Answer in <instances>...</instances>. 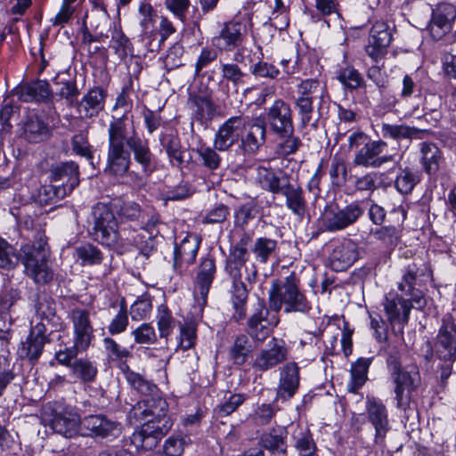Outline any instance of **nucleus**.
Here are the masks:
<instances>
[{
	"mask_svg": "<svg viewBox=\"0 0 456 456\" xmlns=\"http://www.w3.org/2000/svg\"><path fill=\"white\" fill-rule=\"evenodd\" d=\"M50 248L43 232H37L32 242L22 245L19 252L0 237V268L11 270L20 262L26 274L37 284H45L53 278L49 265Z\"/></svg>",
	"mask_w": 456,
	"mask_h": 456,
	"instance_id": "f257e3e1",
	"label": "nucleus"
},
{
	"mask_svg": "<svg viewBox=\"0 0 456 456\" xmlns=\"http://www.w3.org/2000/svg\"><path fill=\"white\" fill-rule=\"evenodd\" d=\"M167 408V402L161 398L139 402L134 407V417L145 422L130 436L131 444L138 450H151L157 446L173 426L166 414Z\"/></svg>",
	"mask_w": 456,
	"mask_h": 456,
	"instance_id": "f03ea898",
	"label": "nucleus"
},
{
	"mask_svg": "<svg viewBox=\"0 0 456 456\" xmlns=\"http://www.w3.org/2000/svg\"><path fill=\"white\" fill-rule=\"evenodd\" d=\"M95 240L102 245L118 250L126 245L135 246L140 253L149 256L157 249L155 236L144 232L119 229L117 218L104 206H98L95 210Z\"/></svg>",
	"mask_w": 456,
	"mask_h": 456,
	"instance_id": "7ed1b4c3",
	"label": "nucleus"
},
{
	"mask_svg": "<svg viewBox=\"0 0 456 456\" xmlns=\"http://www.w3.org/2000/svg\"><path fill=\"white\" fill-rule=\"evenodd\" d=\"M256 181L263 190L282 195L286 208L298 218L302 219L307 213L308 205L303 188L292 183L291 176L283 170L258 166Z\"/></svg>",
	"mask_w": 456,
	"mask_h": 456,
	"instance_id": "20e7f679",
	"label": "nucleus"
},
{
	"mask_svg": "<svg viewBox=\"0 0 456 456\" xmlns=\"http://www.w3.org/2000/svg\"><path fill=\"white\" fill-rule=\"evenodd\" d=\"M387 367L394 385L395 406L406 411L410 408L411 394L421 385L419 367L415 364L402 367L400 353L395 347L387 353Z\"/></svg>",
	"mask_w": 456,
	"mask_h": 456,
	"instance_id": "39448f33",
	"label": "nucleus"
},
{
	"mask_svg": "<svg viewBox=\"0 0 456 456\" xmlns=\"http://www.w3.org/2000/svg\"><path fill=\"white\" fill-rule=\"evenodd\" d=\"M300 280L296 273H291L284 281H273L268 291L269 308L279 312L282 305L284 312L307 313L311 310V303L299 289Z\"/></svg>",
	"mask_w": 456,
	"mask_h": 456,
	"instance_id": "423d86ee",
	"label": "nucleus"
},
{
	"mask_svg": "<svg viewBox=\"0 0 456 456\" xmlns=\"http://www.w3.org/2000/svg\"><path fill=\"white\" fill-rule=\"evenodd\" d=\"M123 139L121 125L118 118L112 120L108 129V151L105 173L114 176H123L131 165L130 151Z\"/></svg>",
	"mask_w": 456,
	"mask_h": 456,
	"instance_id": "0eeeda50",
	"label": "nucleus"
},
{
	"mask_svg": "<svg viewBox=\"0 0 456 456\" xmlns=\"http://www.w3.org/2000/svg\"><path fill=\"white\" fill-rule=\"evenodd\" d=\"M434 354L441 362L437 369L444 382L452 374V364L456 361V323L451 318L443 319L434 344Z\"/></svg>",
	"mask_w": 456,
	"mask_h": 456,
	"instance_id": "6e6552de",
	"label": "nucleus"
},
{
	"mask_svg": "<svg viewBox=\"0 0 456 456\" xmlns=\"http://www.w3.org/2000/svg\"><path fill=\"white\" fill-rule=\"evenodd\" d=\"M363 214L362 201L354 200L342 208L330 205L324 208L319 223L323 231L337 232L354 225Z\"/></svg>",
	"mask_w": 456,
	"mask_h": 456,
	"instance_id": "1a4fd4ad",
	"label": "nucleus"
},
{
	"mask_svg": "<svg viewBox=\"0 0 456 456\" xmlns=\"http://www.w3.org/2000/svg\"><path fill=\"white\" fill-rule=\"evenodd\" d=\"M127 150L134 155V161L141 167L142 172L149 176L154 171V155L149 142L142 138L136 132L132 122L123 116L118 118Z\"/></svg>",
	"mask_w": 456,
	"mask_h": 456,
	"instance_id": "9d476101",
	"label": "nucleus"
},
{
	"mask_svg": "<svg viewBox=\"0 0 456 456\" xmlns=\"http://www.w3.org/2000/svg\"><path fill=\"white\" fill-rule=\"evenodd\" d=\"M428 276L426 268H422L412 261L402 269V277L397 282L396 291L411 299L419 309H423L427 305V299L421 287Z\"/></svg>",
	"mask_w": 456,
	"mask_h": 456,
	"instance_id": "9b49d317",
	"label": "nucleus"
},
{
	"mask_svg": "<svg viewBox=\"0 0 456 456\" xmlns=\"http://www.w3.org/2000/svg\"><path fill=\"white\" fill-rule=\"evenodd\" d=\"M322 97V90L317 79H305L296 86L292 98L299 115L302 128L310 124L314 111V102L316 99Z\"/></svg>",
	"mask_w": 456,
	"mask_h": 456,
	"instance_id": "f8f14e48",
	"label": "nucleus"
},
{
	"mask_svg": "<svg viewBox=\"0 0 456 456\" xmlns=\"http://www.w3.org/2000/svg\"><path fill=\"white\" fill-rule=\"evenodd\" d=\"M245 30V25L241 22H226L220 34L213 38L212 45L220 54L233 53L235 57H248L250 53L243 45Z\"/></svg>",
	"mask_w": 456,
	"mask_h": 456,
	"instance_id": "ddd939ff",
	"label": "nucleus"
},
{
	"mask_svg": "<svg viewBox=\"0 0 456 456\" xmlns=\"http://www.w3.org/2000/svg\"><path fill=\"white\" fill-rule=\"evenodd\" d=\"M244 265V263L226 260L224 267L225 272L232 280L229 292L231 295V302L234 309L233 318L236 322L243 320L247 315L248 290L245 283L241 281V268Z\"/></svg>",
	"mask_w": 456,
	"mask_h": 456,
	"instance_id": "4468645a",
	"label": "nucleus"
},
{
	"mask_svg": "<svg viewBox=\"0 0 456 456\" xmlns=\"http://www.w3.org/2000/svg\"><path fill=\"white\" fill-rule=\"evenodd\" d=\"M383 306L387 322L393 330H395V326L398 325L397 332L399 333H403L404 326L408 323L411 310L419 309L411 299L395 290L386 294Z\"/></svg>",
	"mask_w": 456,
	"mask_h": 456,
	"instance_id": "2eb2a0df",
	"label": "nucleus"
},
{
	"mask_svg": "<svg viewBox=\"0 0 456 456\" xmlns=\"http://www.w3.org/2000/svg\"><path fill=\"white\" fill-rule=\"evenodd\" d=\"M367 419L375 430L373 443L375 445L384 447L387 433L391 429L388 411L380 399L367 397L366 400Z\"/></svg>",
	"mask_w": 456,
	"mask_h": 456,
	"instance_id": "dca6fc26",
	"label": "nucleus"
},
{
	"mask_svg": "<svg viewBox=\"0 0 456 456\" xmlns=\"http://www.w3.org/2000/svg\"><path fill=\"white\" fill-rule=\"evenodd\" d=\"M200 243V238L194 233L187 234L180 242L175 243L172 268L176 274H185L195 263Z\"/></svg>",
	"mask_w": 456,
	"mask_h": 456,
	"instance_id": "f3484780",
	"label": "nucleus"
},
{
	"mask_svg": "<svg viewBox=\"0 0 456 456\" xmlns=\"http://www.w3.org/2000/svg\"><path fill=\"white\" fill-rule=\"evenodd\" d=\"M387 143L381 140H370L364 147L355 151L353 164L365 168H379L387 163L395 161V155H382Z\"/></svg>",
	"mask_w": 456,
	"mask_h": 456,
	"instance_id": "a211bd4d",
	"label": "nucleus"
},
{
	"mask_svg": "<svg viewBox=\"0 0 456 456\" xmlns=\"http://www.w3.org/2000/svg\"><path fill=\"white\" fill-rule=\"evenodd\" d=\"M121 424L102 414L88 415L81 419L79 432L93 438L117 437L121 433Z\"/></svg>",
	"mask_w": 456,
	"mask_h": 456,
	"instance_id": "6ab92c4d",
	"label": "nucleus"
},
{
	"mask_svg": "<svg viewBox=\"0 0 456 456\" xmlns=\"http://www.w3.org/2000/svg\"><path fill=\"white\" fill-rule=\"evenodd\" d=\"M288 349L283 340L273 338L268 348L262 349L255 357L252 367L256 371L265 372L286 361Z\"/></svg>",
	"mask_w": 456,
	"mask_h": 456,
	"instance_id": "aec40b11",
	"label": "nucleus"
},
{
	"mask_svg": "<svg viewBox=\"0 0 456 456\" xmlns=\"http://www.w3.org/2000/svg\"><path fill=\"white\" fill-rule=\"evenodd\" d=\"M265 118L274 134H286L294 132L291 108L281 99L275 100L273 105L266 110Z\"/></svg>",
	"mask_w": 456,
	"mask_h": 456,
	"instance_id": "412c9836",
	"label": "nucleus"
},
{
	"mask_svg": "<svg viewBox=\"0 0 456 456\" xmlns=\"http://www.w3.org/2000/svg\"><path fill=\"white\" fill-rule=\"evenodd\" d=\"M73 327V343L81 349H88L94 338L90 313L86 309L74 308L69 314Z\"/></svg>",
	"mask_w": 456,
	"mask_h": 456,
	"instance_id": "4be33fe9",
	"label": "nucleus"
},
{
	"mask_svg": "<svg viewBox=\"0 0 456 456\" xmlns=\"http://www.w3.org/2000/svg\"><path fill=\"white\" fill-rule=\"evenodd\" d=\"M456 19V7L449 3H440L432 11L428 25L431 37L435 40L441 39L452 29Z\"/></svg>",
	"mask_w": 456,
	"mask_h": 456,
	"instance_id": "5701e85b",
	"label": "nucleus"
},
{
	"mask_svg": "<svg viewBox=\"0 0 456 456\" xmlns=\"http://www.w3.org/2000/svg\"><path fill=\"white\" fill-rule=\"evenodd\" d=\"M52 410V418L48 419L52 429L65 437H72L79 432L81 419L71 408Z\"/></svg>",
	"mask_w": 456,
	"mask_h": 456,
	"instance_id": "b1692460",
	"label": "nucleus"
},
{
	"mask_svg": "<svg viewBox=\"0 0 456 456\" xmlns=\"http://www.w3.org/2000/svg\"><path fill=\"white\" fill-rule=\"evenodd\" d=\"M244 128L245 120L242 117L235 116L228 118L216 134L215 148L220 151H228L239 141Z\"/></svg>",
	"mask_w": 456,
	"mask_h": 456,
	"instance_id": "393cba45",
	"label": "nucleus"
},
{
	"mask_svg": "<svg viewBox=\"0 0 456 456\" xmlns=\"http://www.w3.org/2000/svg\"><path fill=\"white\" fill-rule=\"evenodd\" d=\"M358 258V245L349 239L337 242L329 256L330 267L336 272L347 269Z\"/></svg>",
	"mask_w": 456,
	"mask_h": 456,
	"instance_id": "a878e982",
	"label": "nucleus"
},
{
	"mask_svg": "<svg viewBox=\"0 0 456 456\" xmlns=\"http://www.w3.org/2000/svg\"><path fill=\"white\" fill-rule=\"evenodd\" d=\"M187 103L192 110L194 118L200 124L211 120L216 111V104L208 90L191 91Z\"/></svg>",
	"mask_w": 456,
	"mask_h": 456,
	"instance_id": "bb28decb",
	"label": "nucleus"
},
{
	"mask_svg": "<svg viewBox=\"0 0 456 456\" xmlns=\"http://www.w3.org/2000/svg\"><path fill=\"white\" fill-rule=\"evenodd\" d=\"M299 370L295 362H288L281 368L275 401H287L294 396L299 387Z\"/></svg>",
	"mask_w": 456,
	"mask_h": 456,
	"instance_id": "cd10ccee",
	"label": "nucleus"
},
{
	"mask_svg": "<svg viewBox=\"0 0 456 456\" xmlns=\"http://www.w3.org/2000/svg\"><path fill=\"white\" fill-rule=\"evenodd\" d=\"M100 205L106 207L115 218V214H117L121 222H139V220H141L144 216V209H142L140 205L134 201H122L120 200H113L110 205L99 202L94 207L92 212L94 219L93 234L94 237L95 223L97 221L95 218V210Z\"/></svg>",
	"mask_w": 456,
	"mask_h": 456,
	"instance_id": "c85d7f7f",
	"label": "nucleus"
},
{
	"mask_svg": "<svg viewBox=\"0 0 456 456\" xmlns=\"http://www.w3.org/2000/svg\"><path fill=\"white\" fill-rule=\"evenodd\" d=\"M216 265L215 257L208 255L201 257L197 268L194 281V289L199 293L204 303L207 302L208 294L216 278Z\"/></svg>",
	"mask_w": 456,
	"mask_h": 456,
	"instance_id": "c756f323",
	"label": "nucleus"
},
{
	"mask_svg": "<svg viewBox=\"0 0 456 456\" xmlns=\"http://www.w3.org/2000/svg\"><path fill=\"white\" fill-rule=\"evenodd\" d=\"M392 40L389 26L385 21H376L370 31L369 41L366 46L370 57L384 55Z\"/></svg>",
	"mask_w": 456,
	"mask_h": 456,
	"instance_id": "7c9ffc66",
	"label": "nucleus"
},
{
	"mask_svg": "<svg viewBox=\"0 0 456 456\" xmlns=\"http://www.w3.org/2000/svg\"><path fill=\"white\" fill-rule=\"evenodd\" d=\"M268 314L269 309L265 307V302L260 300L258 308L247 323V332L254 340L263 342L269 337L272 329L267 320Z\"/></svg>",
	"mask_w": 456,
	"mask_h": 456,
	"instance_id": "2f4dec72",
	"label": "nucleus"
},
{
	"mask_svg": "<svg viewBox=\"0 0 456 456\" xmlns=\"http://www.w3.org/2000/svg\"><path fill=\"white\" fill-rule=\"evenodd\" d=\"M50 177L53 182H61V185L71 192L79 184L78 165L74 161L55 164L50 169Z\"/></svg>",
	"mask_w": 456,
	"mask_h": 456,
	"instance_id": "473e14b6",
	"label": "nucleus"
},
{
	"mask_svg": "<svg viewBox=\"0 0 456 456\" xmlns=\"http://www.w3.org/2000/svg\"><path fill=\"white\" fill-rule=\"evenodd\" d=\"M266 126L259 119L248 126L244 135H240V148L245 154H256L265 142Z\"/></svg>",
	"mask_w": 456,
	"mask_h": 456,
	"instance_id": "72a5a7b5",
	"label": "nucleus"
},
{
	"mask_svg": "<svg viewBox=\"0 0 456 456\" xmlns=\"http://www.w3.org/2000/svg\"><path fill=\"white\" fill-rule=\"evenodd\" d=\"M287 435L284 427L273 428L261 435L259 444L274 455L283 456L287 453Z\"/></svg>",
	"mask_w": 456,
	"mask_h": 456,
	"instance_id": "f704fd0d",
	"label": "nucleus"
},
{
	"mask_svg": "<svg viewBox=\"0 0 456 456\" xmlns=\"http://www.w3.org/2000/svg\"><path fill=\"white\" fill-rule=\"evenodd\" d=\"M106 92L99 87L90 90L78 104L79 113L86 118L96 116L104 108Z\"/></svg>",
	"mask_w": 456,
	"mask_h": 456,
	"instance_id": "c9c22d12",
	"label": "nucleus"
},
{
	"mask_svg": "<svg viewBox=\"0 0 456 456\" xmlns=\"http://www.w3.org/2000/svg\"><path fill=\"white\" fill-rule=\"evenodd\" d=\"M420 164L428 175H435L439 171L442 151L436 144L423 142L419 144Z\"/></svg>",
	"mask_w": 456,
	"mask_h": 456,
	"instance_id": "e433bc0d",
	"label": "nucleus"
},
{
	"mask_svg": "<svg viewBox=\"0 0 456 456\" xmlns=\"http://www.w3.org/2000/svg\"><path fill=\"white\" fill-rule=\"evenodd\" d=\"M17 94L22 102H41L50 100L52 92L47 82L37 81L19 87Z\"/></svg>",
	"mask_w": 456,
	"mask_h": 456,
	"instance_id": "4c0bfd02",
	"label": "nucleus"
},
{
	"mask_svg": "<svg viewBox=\"0 0 456 456\" xmlns=\"http://www.w3.org/2000/svg\"><path fill=\"white\" fill-rule=\"evenodd\" d=\"M25 138L30 142H39L50 135L48 125L37 115L32 114L27 118L23 126Z\"/></svg>",
	"mask_w": 456,
	"mask_h": 456,
	"instance_id": "58836bf2",
	"label": "nucleus"
},
{
	"mask_svg": "<svg viewBox=\"0 0 456 456\" xmlns=\"http://www.w3.org/2000/svg\"><path fill=\"white\" fill-rule=\"evenodd\" d=\"M253 351L254 346L249 338L245 334H240L235 337L229 355L235 365L241 366L246 363Z\"/></svg>",
	"mask_w": 456,
	"mask_h": 456,
	"instance_id": "ea45409f",
	"label": "nucleus"
},
{
	"mask_svg": "<svg viewBox=\"0 0 456 456\" xmlns=\"http://www.w3.org/2000/svg\"><path fill=\"white\" fill-rule=\"evenodd\" d=\"M381 133L385 138L398 141L401 139H421L425 131L404 124L391 125L383 123L381 126Z\"/></svg>",
	"mask_w": 456,
	"mask_h": 456,
	"instance_id": "a19ab883",
	"label": "nucleus"
},
{
	"mask_svg": "<svg viewBox=\"0 0 456 456\" xmlns=\"http://www.w3.org/2000/svg\"><path fill=\"white\" fill-rule=\"evenodd\" d=\"M372 358H359L351 367V380L347 385V390L357 393L367 380V373L371 364Z\"/></svg>",
	"mask_w": 456,
	"mask_h": 456,
	"instance_id": "79ce46f5",
	"label": "nucleus"
},
{
	"mask_svg": "<svg viewBox=\"0 0 456 456\" xmlns=\"http://www.w3.org/2000/svg\"><path fill=\"white\" fill-rule=\"evenodd\" d=\"M117 306H118V312L108 325V331L110 335H118L125 332L129 323L126 299L121 298L118 303L112 302L110 304V307L112 308Z\"/></svg>",
	"mask_w": 456,
	"mask_h": 456,
	"instance_id": "37998d69",
	"label": "nucleus"
},
{
	"mask_svg": "<svg viewBox=\"0 0 456 456\" xmlns=\"http://www.w3.org/2000/svg\"><path fill=\"white\" fill-rule=\"evenodd\" d=\"M45 343L43 338H37L28 335L27 339L19 346L18 354L20 358L27 359L34 363L42 354Z\"/></svg>",
	"mask_w": 456,
	"mask_h": 456,
	"instance_id": "c03bdc74",
	"label": "nucleus"
},
{
	"mask_svg": "<svg viewBox=\"0 0 456 456\" xmlns=\"http://www.w3.org/2000/svg\"><path fill=\"white\" fill-rule=\"evenodd\" d=\"M421 174L419 171L409 167L401 169L395 181L396 190L402 194L411 193L416 184L420 182Z\"/></svg>",
	"mask_w": 456,
	"mask_h": 456,
	"instance_id": "a18cd8bd",
	"label": "nucleus"
},
{
	"mask_svg": "<svg viewBox=\"0 0 456 456\" xmlns=\"http://www.w3.org/2000/svg\"><path fill=\"white\" fill-rule=\"evenodd\" d=\"M278 242L275 240L260 237L257 238L251 248L256 262L266 264L277 248Z\"/></svg>",
	"mask_w": 456,
	"mask_h": 456,
	"instance_id": "49530a36",
	"label": "nucleus"
},
{
	"mask_svg": "<svg viewBox=\"0 0 456 456\" xmlns=\"http://www.w3.org/2000/svg\"><path fill=\"white\" fill-rule=\"evenodd\" d=\"M161 143L165 148L170 164L177 168H182L184 160L180 139L176 136H169L167 139H161Z\"/></svg>",
	"mask_w": 456,
	"mask_h": 456,
	"instance_id": "de8ad7c7",
	"label": "nucleus"
},
{
	"mask_svg": "<svg viewBox=\"0 0 456 456\" xmlns=\"http://www.w3.org/2000/svg\"><path fill=\"white\" fill-rule=\"evenodd\" d=\"M71 370L83 382L94 381L98 373L95 363L86 358L76 359L73 362Z\"/></svg>",
	"mask_w": 456,
	"mask_h": 456,
	"instance_id": "09e8293b",
	"label": "nucleus"
},
{
	"mask_svg": "<svg viewBox=\"0 0 456 456\" xmlns=\"http://www.w3.org/2000/svg\"><path fill=\"white\" fill-rule=\"evenodd\" d=\"M125 375L129 385L142 395H153L158 391L155 384L137 372L127 369Z\"/></svg>",
	"mask_w": 456,
	"mask_h": 456,
	"instance_id": "8fccbe9b",
	"label": "nucleus"
},
{
	"mask_svg": "<svg viewBox=\"0 0 456 456\" xmlns=\"http://www.w3.org/2000/svg\"><path fill=\"white\" fill-rule=\"evenodd\" d=\"M70 192L61 184H47L38 190V201L40 204H53L64 199Z\"/></svg>",
	"mask_w": 456,
	"mask_h": 456,
	"instance_id": "3c124183",
	"label": "nucleus"
},
{
	"mask_svg": "<svg viewBox=\"0 0 456 456\" xmlns=\"http://www.w3.org/2000/svg\"><path fill=\"white\" fill-rule=\"evenodd\" d=\"M102 342L107 358L110 362H121L132 356L130 350L122 346L111 338H104Z\"/></svg>",
	"mask_w": 456,
	"mask_h": 456,
	"instance_id": "603ef678",
	"label": "nucleus"
},
{
	"mask_svg": "<svg viewBox=\"0 0 456 456\" xmlns=\"http://www.w3.org/2000/svg\"><path fill=\"white\" fill-rule=\"evenodd\" d=\"M276 135L279 138V142L276 144V153L279 156L287 157L295 154L302 145L300 139L294 135V132Z\"/></svg>",
	"mask_w": 456,
	"mask_h": 456,
	"instance_id": "864d4df0",
	"label": "nucleus"
},
{
	"mask_svg": "<svg viewBox=\"0 0 456 456\" xmlns=\"http://www.w3.org/2000/svg\"><path fill=\"white\" fill-rule=\"evenodd\" d=\"M156 319L159 337L167 338L175 328V319L166 305H159Z\"/></svg>",
	"mask_w": 456,
	"mask_h": 456,
	"instance_id": "5fc2aeb1",
	"label": "nucleus"
},
{
	"mask_svg": "<svg viewBox=\"0 0 456 456\" xmlns=\"http://www.w3.org/2000/svg\"><path fill=\"white\" fill-rule=\"evenodd\" d=\"M197 339V324L193 321H186L180 325L178 348L189 350L194 346Z\"/></svg>",
	"mask_w": 456,
	"mask_h": 456,
	"instance_id": "6e6d98bb",
	"label": "nucleus"
},
{
	"mask_svg": "<svg viewBox=\"0 0 456 456\" xmlns=\"http://www.w3.org/2000/svg\"><path fill=\"white\" fill-rule=\"evenodd\" d=\"M75 256L81 261L83 265H99L102 261V253L91 244L83 245L76 248Z\"/></svg>",
	"mask_w": 456,
	"mask_h": 456,
	"instance_id": "4d7b16f0",
	"label": "nucleus"
},
{
	"mask_svg": "<svg viewBox=\"0 0 456 456\" xmlns=\"http://www.w3.org/2000/svg\"><path fill=\"white\" fill-rule=\"evenodd\" d=\"M329 173L333 185L341 187L346 184L347 180V165L342 158L335 156L332 159Z\"/></svg>",
	"mask_w": 456,
	"mask_h": 456,
	"instance_id": "13d9d810",
	"label": "nucleus"
},
{
	"mask_svg": "<svg viewBox=\"0 0 456 456\" xmlns=\"http://www.w3.org/2000/svg\"><path fill=\"white\" fill-rule=\"evenodd\" d=\"M141 15L140 25L144 35H151L154 31V24L158 14L153 7L147 3H142L139 6Z\"/></svg>",
	"mask_w": 456,
	"mask_h": 456,
	"instance_id": "bf43d9fd",
	"label": "nucleus"
},
{
	"mask_svg": "<svg viewBox=\"0 0 456 456\" xmlns=\"http://www.w3.org/2000/svg\"><path fill=\"white\" fill-rule=\"evenodd\" d=\"M247 399L244 394H233L218 404L215 411L219 417H226L234 412Z\"/></svg>",
	"mask_w": 456,
	"mask_h": 456,
	"instance_id": "052dcab7",
	"label": "nucleus"
},
{
	"mask_svg": "<svg viewBox=\"0 0 456 456\" xmlns=\"http://www.w3.org/2000/svg\"><path fill=\"white\" fill-rule=\"evenodd\" d=\"M338 80L346 88L354 90L364 85L363 78L361 74L352 67H346L339 71L337 77Z\"/></svg>",
	"mask_w": 456,
	"mask_h": 456,
	"instance_id": "680f3d73",
	"label": "nucleus"
},
{
	"mask_svg": "<svg viewBox=\"0 0 456 456\" xmlns=\"http://www.w3.org/2000/svg\"><path fill=\"white\" fill-rule=\"evenodd\" d=\"M276 411L272 403H262L255 409L250 418L256 426H266L272 421Z\"/></svg>",
	"mask_w": 456,
	"mask_h": 456,
	"instance_id": "e2e57ef3",
	"label": "nucleus"
},
{
	"mask_svg": "<svg viewBox=\"0 0 456 456\" xmlns=\"http://www.w3.org/2000/svg\"><path fill=\"white\" fill-rule=\"evenodd\" d=\"M134 342L137 344H154L157 335L154 328L150 323H142L132 331Z\"/></svg>",
	"mask_w": 456,
	"mask_h": 456,
	"instance_id": "0e129e2a",
	"label": "nucleus"
},
{
	"mask_svg": "<svg viewBox=\"0 0 456 456\" xmlns=\"http://www.w3.org/2000/svg\"><path fill=\"white\" fill-rule=\"evenodd\" d=\"M229 216V208L224 204H218L207 212L202 223L208 224H222L227 220Z\"/></svg>",
	"mask_w": 456,
	"mask_h": 456,
	"instance_id": "69168bd1",
	"label": "nucleus"
},
{
	"mask_svg": "<svg viewBox=\"0 0 456 456\" xmlns=\"http://www.w3.org/2000/svg\"><path fill=\"white\" fill-rule=\"evenodd\" d=\"M216 150L211 147H201L197 151L203 166L210 170L217 169L221 164L222 159Z\"/></svg>",
	"mask_w": 456,
	"mask_h": 456,
	"instance_id": "338daca9",
	"label": "nucleus"
},
{
	"mask_svg": "<svg viewBox=\"0 0 456 456\" xmlns=\"http://www.w3.org/2000/svg\"><path fill=\"white\" fill-rule=\"evenodd\" d=\"M257 213L256 206L248 203L242 205L234 213V224L237 227H245L251 220L256 217Z\"/></svg>",
	"mask_w": 456,
	"mask_h": 456,
	"instance_id": "774afa93",
	"label": "nucleus"
}]
</instances>
